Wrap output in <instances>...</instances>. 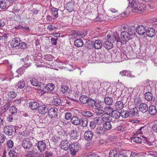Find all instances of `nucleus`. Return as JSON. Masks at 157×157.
<instances>
[{"label": "nucleus", "instance_id": "nucleus-40", "mask_svg": "<svg viewBox=\"0 0 157 157\" xmlns=\"http://www.w3.org/2000/svg\"><path fill=\"white\" fill-rule=\"evenodd\" d=\"M88 100H89L88 98L85 95L81 96L80 98V101L81 103L83 104L87 103Z\"/></svg>", "mask_w": 157, "mask_h": 157}, {"label": "nucleus", "instance_id": "nucleus-9", "mask_svg": "<svg viewBox=\"0 0 157 157\" xmlns=\"http://www.w3.org/2000/svg\"><path fill=\"white\" fill-rule=\"evenodd\" d=\"M70 139L71 140H76L78 139L79 136V132L75 130H71L69 132Z\"/></svg>", "mask_w": 157, "mask_h": 157}, {"label": "nucleus", "instance_id": "nucleus-57", "mask_svg": "<svg viewBox=\"0 0 157 157\" xmlns=\"http://www.w3.org/2000/svg\"><path fill=\"white\" fill-rule=\"evenodd\" d=\"M18 47L21 49H25L27 48V44L25 42H21L19 43Z\"/></svg>", "mask_w": 157, "mask_h": 157}, {"label": "nucleus", "instance_id": "nucleus-56", "mask_svg": "<svg viewBox=\"0 0 157 157\" xmlns=\"http://www.w3.org/2000/svg\"><path fill=\"white\" fill-rule=\"evenodd\" d=\"M78 34L81 37H83L87 34V32L86 31H82L78 33Z\"/></svg>", "mask_w": 157, "mask_h": 157}, {"label": "nucleus", "instance_id": "nucleus-38", "mask_svg": "<svg viewBox=\"0 0 157 157\" xmlns=\"http://www.w3.org/2000/svg\"><path fill=\"white\" fill-rule=\"evenodd\" d=\"M135 27L133 26H129L128 28V29L127 32L130 34V35L132 36L135 34V30H136Z\"/></svg>", "mask_w": 157, "mask_h": 157}, {"label": "nucleus", "instance_id": "nucleus-53", "mask_svg": "<svg viewBox=\"0 0 157 157\" xmlns=\"http://www.w3.org/2000/svg\"><path fill=\"white\" fill-rule=\"evenodd\" d=\"M96 109H101L103 107V102H97L95 103V105Z\"/></svg>", "mask_w": 157, "mask_h": 157}, {"label": "nucleus", "instance_id": "nucleus-7", "mask_svg": "<svg viewBox=\"0 0 157 157\" xmlns=\"http://www.w3.org/2000/svg\"><path fill=\"white\" fill-rule=\"evenodd\" d=\"M32 144L29 139H25L22 142V146L25 149L29 150L32 147Z\"/></svg>", "mask_w": 157, "mask_h": 157}, {"label": "nucleus", "instance_id": "nucleus-28", "mask_svg": "<svg viewBox=\"0 0 157 157\" xmlns=\"http://www.w3.org/2000/svg\"><path fill=\"white\" fill-rule=\"evenodd\" d=\"M121 117L124 118H126L129 117V112L128 111L122 110L120 112Z\"/></svg>", "mask_w": 157, "mask_h": 157}, {"label": "nucleus", "instance_id": "nucleus-15", "mask_svg": "<svg viewBox=\"0 0 157 157\" xmlns=\"http://www.w3.org/2000/svg\"><path fill=\"white\" fill-rule=\"evenodd\" d=\"M128 111L129 112L130 117L132 116H137L138 114V110L135 107L132 109H129Z\"/></svg>", "mask_w": 157, "mask_h": 157}, {"label": "nucleus", "instance_id": "nucleus-26", "mask_svg": "<svg viewBox=\"0 0 157 157\" xmlns=\"http://www.w3.org/2000/svg\"><path fill=\"white\" fill-rule=\"evenodd\" d=\"M8 99L9 101L11 100L12 99L15 98L17 95V94L16 92L13 91H10L8 93Z\"/></svg>", "mask_w": 157, "mask_h": 157}, {"label": "nucleus", "instance_id": "nucleus-47", "mask_svg": "<svg viewBox=\"0 0 157 157\" xmlns=\"http://www.w3.org/2000/svg\"><path fill=\"white\" fill-rule=\"evenodd\" d=\"M117 152L116 150H111L109 154V157H117Z\"/></svg>", "mask_w": 157, "mask_h": 157}, {"label": "nucleus", "instance_id": "nucleus-6", "mask_svg": "<svg viewBox=\"0 0 157 157\" xmlns=\"http://www.w3.org/2000/svg\"><path fill=\"white\" fill-rule=\"evenodd\" d=\"M36 146L40 152L44 151L46 147V145L43 141L41 140L38 142Z\"/></svg>", "mask_w": 157, "mask_h": 157}, {"label": "nucleus", "instance_id": "nucleus-60", "mask_svg": "<svg viewBox=\"0 0 157 157\" xmlns=\"http://www.w3.org/2000/svg\"><path fill=\"white\" fill-rule=\"evenodd\" d=\"M10 110L11 111V114H14L17 113V109L14 106H12L11 107Z\"/></svg>", "mask_w": 157, "mask_h": 157}, {"label": "nucleus", "instance_id": "nucleus-63", "mask_svg": "<svg viewBox=\"0 0 157 157\" xmlns=\"http://www.w3.org/2000/svg\"><path fill=\"white\" fill-rule=\"evenodd\" d=\"M129 6L131 7L132 8L134 6L135 4L137 3V2H136L135 0H129Z\"/></svg>", "mask_w": 157, "mask_h": 157}, {"label": "nucleus", "instance_id": "nucleus-23", "mask_svg": "<svg viewBox=\"0 0 157 157\" xmlns=\"http://www.w3.org/2000/svg\"><path fill=\"white\" fill-rule=\"evenodd\" d=\"M40 105L36 101L30 102L29 103V106L32 109H38Z\"/></svg>", "mask_w": 157, "mask_h": 157}, {"label": "nucleus", "instance_id": "nucleus-14", "mask_svg": "<svg viewBox=\"0 0 157 157\" xmlns=\"http://www.w3.org/2000/svg\"><path fill=\"white\" fill-rule=\"evenodd\" d=\"M146 35L149 37H152L155 35V29L151 27L148 28L146 31Z\"/></svg>", "mask_w": 157, "mask_h": 157}, {"label": "nucleus", "instance_id": "nucleus-27", "mask_svg": "<svg viewBox=\"0 0 157 157\" xmlns=\"http://www.w3.org/2000/svg\"><path fill=\"white\" fill-rule=\"evenodd\" d=\"M150 114L151 115H155L157 113V110L155 106L151 105L149 107L148 109Z\"/></svg>", "mask_w": 157, "mask_h": 157}, {"label": "nucleus", "instance_id": "nucleus-8", "mask_svg": "<svg viewBox=\"0 0 157 157\" xmlns=\"http://www.w3.org/2000/svg\"><path fill=\"white\" fill-rule=\"evenodd\" d=\"M3 131L4 133L8 136L12 135L13 132V130L12 126H6L4 128Z\"/></svg>", "mask_w": 157, "mask_h": 157}, {"label": "nucleus", "instance_id": "nucleus-44", "mask_svg": "<svg viewBox=\"0 0 157 157\" xmlns=\"http://www.w3.org/2000/svg\"><path fill=\"white\" fill-rule=\"evenodd\" d=\"M122 73H123V74L122 75V76H126L129 77H132L133 75L132 76L131 72L129 71H120L119 73V74H121Z\"/></svg>", "mask_w": 157, "mask_h": 157}, {"label": "nucleus", "instance_id": "nucleus-59", "mask_svg": "<svg viewBox=\"0 0 157 157\" xmlns=\"http://www.w3.org/2000/svg\"><path fill=\"white\" fill-rule=\"evenodd\" d=\"M6 144L8 147L9 148H11L13 146V143L11 140H10L7 142Z\"/></svg>", "mask_w": 157, "mask_h": 157}, {"label": "nucleus", "instance_id": "nucleus-18", "mask_svg": "<svg viewBox=\"0 0 157 157\" xmlns=\"http://www.w3.org/2000/svg\"><path fill=\"white\" fill-rule=\"evenodd\" d=\"M139 109L140 111L143 113H145L148 110V108L146 104L141 103L139 105Z\"/></svg>", "mask_w": 157, "mask_h": 157}, {"label": "nucleus", "instance_id": "nucleus-43", "mask_svg": "<svg viewBox=\"0 0 157 157\" xmlns=\"http://www.w3.org/2000/svg\"><path fill=\"white\" fill-rule=\"evenodd\" d=\"M60 91L62 92L63 93H64L65 92H69L70 90L69 87L65 85H62L60 88Z\"/></svg>", "mask_w": 157, "mask_h": 157}, {"label": "nucleus", "instance_id": "nucleus-41", "mask_svg": "<svg viewBox=\"0 0 157 157\" xmlns=\"http://www.w3.org/2000/svg\"><path fill=\"white\" fill-rule=\"evenodd\" d=\"M52 101L53 104L56 106L59 105L61 102V99L57 98H53Z\"/></svg>", "mask_w": 157, "mask_h": 157}, {"label": "nucleus", "instance_id": "nucleus-61", "mask_svg": "<svg viewBox=\"0 0 157 157\" xmlns=\"http://www.w3.org/2000/svg\"><path fill=\"white\" fill-rule=\"evenodd\" d=\"M45 157H54L52 152L51 151H46L45 153Z\"/></svg>", "mask_w": 157, "mask_h": 157}, {"label": "nucleus", "instance_id": "nucleus-45", "mask_svg": "<svg viewBox=\"0 0 157 157\" xmlns=\"http://www.w3.org/2000/svg\"><path fill=\"white\" fill-rule=\"evenodd\" d=\"M105 130L101 127H98L95 130V133L99 134H103Z\"/></svg>", "mask_w": 157, "mask_h": 157}, {"label": "nucleus", "instance_id": "nucleus-30", "mask_svg": "<svg viewBox=\"0 0 157 157\" xmlns=\"http://www.w3.org/2000/svg\"><path fill=\"white\" fill-rule=\"evenodd\" d=\"M39 153L36 152L35 150L29 151L25 157H34L38 155Z\"/></svg>", "mask_w": 157, "mask_h": 157}, {"label": "nucleus", "instance_id": "nucleus-4", "mask_svg": "<svg viewBox=\"0 0 157 157\" xmlns=\"http://www.w3.org/2000/svg\"><path fill=\"white\" fill-rule=\"evenodd\" d=\"M58 109L55 108H52L48 111V114L51 118L56 117L57 116Z\"/></svg>", "mask_w": 157, "mask_h": 157}, {"label": "nucleus", "instance_id": "nucleus-36", "mask_svg": "<svg viewBox=\"0 0 157 157\" xmlns=\"http://www.w3.org/2000/svg\"><path fill=\"white\" fill-rule=\"evenodd\" d=\"M145 99L147 101H150L153 98V95L149 92H146L144 95Z\"/></svg>", "mask_w": 157, "mask_h": 157}, {"label": "nucleus", "instance_id": "nucleus-34", "mask_svg": "<svg viewBox=\"0 0 157 157\" xmlns=\"http://www.w3.org/2000/svg\"><path fill=\"white\" fill-rule=\"evenodd\" d=\"M75 46L77 47H80L83 45V42L82 40L78 39L75 40L74 42Z\"/></svg>", "mask_w": 157, "mask_h": 157}, {"label": "nucleus", "instance_id": "nucleus-55", "mask_svg": "<svg viewBox=\"0 0 157 157\" xmlns=\"http://www.w3.org/2000/svg\"><path fill=\"white\" fill-rule=\"evenodd\" d=\"M10 105L9 103L6 104L4 106L2 107V110L3 113L6 112L9 109Z\"/></svg>", "mask_w": 157, "mask_h": 157}, {"label": "nucleus", "instance_id": "nucleus-21", "mask_svg": "<svg viewBox=\"0 0 157 157\" xmlns=\"http://www.w3.org/2000/svg\"><path fill=\"white\" fill-rule=\"evenodd\" d=\"M8 2H7L6 0H1L0 1V7L2 9L8 8L10 6Z\"/></svg>", "mask_w": 157, "mask_h": 157}, {"label": "nucleus", "instance_id": "nucleus-2", "mask_svg": "<svg viewBox=\"0 0 157 157\" xmlns=\"http://www.w3.org/2000/svg\"><path fill=\"white\" fill-rule=\"evenodd\" d=\"M79 148V144L78 143H73L71 144L69 148L70 151L71 155L73 156L75 155Z\"/></svg>", "mask_w": 157, "mask_h": 157}, {"label": "nucleus", "instance_id": "nucleus-22", "mask_svg": "<svg viewBox=\"0 0 157 157\" xmlns=\"http://www.w3.org/2000/svg\"><path fill=\"white\" fill-rule=\"evenodd\" d=\"M102 121L105 123L110 121L112 119L110 115L106 114H104L101 116Z\"/></svg>", "mask_w": 157, "mask_h": 157}, {"label": "nucleus", "instance_id": "nucleus-62", "mask_svg": "<svg viewBox=\"0 0 157 157\" xmlns=\"http://www.w3.org/2000/svg\"><path fill=\"white\" fill-rule=\"evenodd\" d=\"M47 29L50 31H53L55 29H57V27H55L52 25H48L47 26Z\"/></svg>", "mask_w": 157, "mask_h": 157}, {"label": "nucleus", "instance_id": "nucleus-49", "mask_svg": "<svg viewBox=\"0 0 157 157\" xmlns=\"http://www.w3.org/2000/svg\"><path fill=\"white\" fill-rule=\"evenodd\" d=\"M59 10L58 9L53 8L52 10V13L53 15L55 17V18H56L58 17V11Z\"/></svg>", "mask_w": 157, "mask_h": 157}, {"label": "nucleus", "instance_id": "nucleus-48", "mask_svg": "<svg viewBox=\"0 0 157 157\" xmlns=\"http://www.w3.org/2000/svg\"><path fill=\"white\" fill-rule=\"evenodd\" d=\"M25 86V82L23 81H19L15 86L19 88H23Z\"/></svg>", "mask_w": 157, "mask_h": 157}, {"label": "nucleus", "instance_id": "nucleus-58", "mask_svg": "<svg viewBox=\"0 0 157 157\" xmlns=\"http://www.w3.org/2000/svg\"><path fill=\"white\" fill-rule=\"evenodd\" d=\"M25 67H28L26 66V65L25 64V66H24L23 67H21L19 68L18 70H17V72L20 74H21L23 73V72L24 71V68Z\"/></svg>", "mask_w": 157, "mask_h": 157}, {"label": "nucleus", "instance_id": "nucleus-51", "mask_svg": "<svg viewBox=\"0 0 157 157\" xmlns=\"http://www.w3.org/2000/svg\"><path fill=\"white\" fill-rule=\"evenodd\" d=\"M88 101H87V103H88L89 106H90L91 107L94 106L95 104V103L96 102L92 98H89V100H88Z\"/></svg>", "mask_w": 157, "mask_h": 157}, {"label": "nucleus", "instance_id": "nucleus-39", "mask_svg": "<svg viewBox=\"0 0 157 157\" xmlns=\"http://www.w3.org/2000/svg\"><path fill=\"white\" fill-rule=\"evenodd\" d=\"M104 102L107 105H112L113 102V99L110 97H105L104 99Z\"/></svg>", "mask_w": 157, "mask_h": 157}, {"label": "nucleus", "instance_id": "nucleus-12", "mask_svg": "<svg viewBox=\"0 0 157 157\" xmlns=\"http://www.w3.org/2000/svg\"><path fill=\"white\" fill-rule=\"evenodd\" d=\"M136 32L140 35H144L146 32L145 27L142 25H138L136 29Z\"/></svg>", "mask_w": 157, "mask_h": 157}, {"label": "nucleus", "instance_id": "nucleus-3", "mask_svg": "<svg viewBox=\"0 0 157 157\" xmlns=\"http://www.w3.org/2000/svg\"><path fill=\"white\" fill-rule=\"evenodd\" d=\"M121 39L124 42L123 43L124 44L128 41L131 38L132 36L129 34L127 31H123L121 33Z\"/></svg>", "mask_w": 157, "mask_h": 157}, {"label": "nucleus", "instance_id": "nucleus-24", "mask_svg": "<svg viewBox=\"0 0 157 157\" xmlns=\"http://www.w3.org/2000/svg\"><path fill=\"white\" fill-rule=\"evenodd\" d=\"M103 46L108 50L110 49L113 46L112 43L109 40L104 41L103 43Z\"/></svg>", "mask_w": 157, "mask_h": 157}, {"label": "nucleus", "instance_id": "nucleus-37", "mask_svg": "<svg viewBox=\"0 0 157 157\" xmlns=\"http://www.w3.org/2000/svg\"><path fill=\"white\" fill-rule=\"evenodd\" d=\"M55 88V86L52 83H48L46 85L45 89H46L48 92L53 91Z\"/></svg>", "mask_w": 157, "mask_h": 157}, {"label": "nucleus", "instance_id": "nucleus-64", "mask_svg": "<svg viewBox=\"0 0 157 157\" xmlns=\"http://www.w3.org/2000/svg\"><path fill=\"white\" fill-rule=\"evenodd\" d=\"M6 136L4 134H0V144H2L4 142Z\"/></svg>", "mask_w": 157, "mask_h": 157}, {"label": "nucleus", "instance_id": "nucleus-10", "mask_svg": "<svg viewBox=\"0 0 157 157\" xmlns=\"http://www.w3.org/2000/svg\"><path fill=\"white\" fill-rule=\"evenodd\" d=\"M107 39L109 41H111L110 42H111V43L113 42L115 40L118 42L120 40L119 36L117 33H114L113 35H108Z\"/></svg>", "mask_w": 157, "mask_h": 157}, {"label": "nucleus", "instance_id": "nucleus-20", "mask_svg": "<svg viewBox=\"0 0 157 157\" xmlns=\"http://www.w3.org/2000/svg\"><path fill=\"white\" fill-rule=\"evenodd\" d=\"M93 135V132L91 131H87L85 132L84 137L86 140H90L92 139Z\"/></svg>", "mask_w": 157, "mask_h": 157}, {"label": "nucleus", "instance_id": "nucleus-52", "mask_svg": "<svg viewBox=\"0 0 157 157\" xmlns=\"http://www.w3.org/2000/svg\"><path fill=\"white\" fill-rule=\"evenodd\" d=\"M95 121H90V126L91 128L93 129L96 127V124L98 122V121L97 119H96Z\"/></svg>", "mask_w": 157, "mask_h": 157}, {"label": "nucleus", "instance_id": "nucleus-54", "mask_svg": "<svg viewBox=\"0 0 157 157\" xmlns=\"http://www.w3.org/2000/svg\"><path fill=\"white\" fill-rule=\"evenodd\" d=\"M133 141L138 143H140L142 142V139L139 137H135L132 139Z\"/></svg>", "mask_w": 157, "mask_h": 157}, {"label": "nucleus", "instance_id": "nucleus-5", "mask_svg": "<svg viewBox=\"0 0 157 157\" xmlns=\"http://www.w3.org/2000/svg\"><path fill=\"white\" fill-rule=\"evenodd\" d=\"M70 144L69 141L66 140H63L61 141L60 145L61 148L64 150L67 151L70 148Z\"/></svg>", "mask_w": 157, "mask_h": 157}, {"label": "nucleus", "instance_id": "nucleus-1", "mask_svg": "<svg viewBox=\"0 0 157 157\" xmlns=\"http://www.w3.org/2000/svg\"><path fill=\"white\" fill-rule=\"evenodd\" d=\"M146 8V5L140 4L139 2H137L134 6L132 8V11L134 12L137 13L139 12H143Z\"/></svg>", "mask_w": 157, "mask_h": 157}, {"label": "nucleus", "instance_id": "nucleus-31", "mask_svg": "<svg viewBox=\"0 0 157 157\" xmlns=\"http://www.w3.org/2000/svg\"><path fill=\"white\" fill-rule=\"evenodd\" d=\"M104 109V111L106 112L105 114L109 115H110V114L111 115L112 113L114 111L113 109L109 106L105 107Z\"/></svg>", "mask_w": 157, "mask_h": 157}, {"label": "nucleus", "instance_id": "nucleus-35", "mask_svg": "<svg viewBox=\"0 0 157 157\" xmlns=\"http://www.w3.org/2000/svg\"><path fill=\"white\" fill-rule=\"evenodd\" d=\"M82 114L83 116L87 118L91 117L93 115V113L88 111H84L82 112Z\"/></svg>", "mask_w": 157, "mask_h": 157}, {"label": "nucleus", "instance_id": "nucleus-13", "mask_svg": "<svg viewBox=\"0 0 157 157\" xmlns=\"http://www.w3.org/2000/svg\"><path fill=\"white\" fill-rule=\"evenodd\" d=\"M48 110L47 106L45 105H40L38 111L39 113L42 114L46 113Z\"/></svg>", "mask_w": 157, "mask_h": 157}, {"label": "nucleus", "instance_id": "nucleus-19", "mask_svg": "<svg viewBox=\"0 0 157 157\" xmlns=\"http://www.w3.org/2000/svg\"><path fill=\"white\" fill-rule=\"evenodd\" d=\"M124 104L121 101H117L115 105L116 109L117 110H121L124 107Z\"/></svg>", "mask_w": 157, "mask_h": 157}, {"label": "nucleus", "instance_id": "nucleus-32", "mask_svg": "<svg viewBox=\"0 0 157 157\" xmlns=\"http://www.w3.org/2000/svg\"><path fill=\"white\" fill-rule=\"evenodd\" d=\"M19 39L18 38H16L12 40L11 41V45L13 47H16L18 46L19 44Z\"/></svg>", "mask_w": 157, "mask_h": 157}, {"label": "nucleus", "instance_id": "nucleus-46", "mask_svg": "<svg viewBox=\"0 0 157 157\" xmlns=\"http://www.w3.org/2000/svg\"><path fill=\"white\" fill-rule=\"evenodd\" d=\"M81 126L83 127H85L88 124V120L86 118H83L80 119Z\"/></svg>", "mask_w": 157, "mask_h": 157}, {"label": "nucleus", "instance_id": "nucleus-11", "mask_svg": "<svg viewBox=\"0 0 157 157\" xmlns=\"http://www.w3.org/2000/svg\"><path fill=\"white\" fill-rule=\"evenodd\" d=\"M19 152L17 148L14 147L12 150H10L8 153L10 157H17Z\"/></svg>", "mask_w": 157, "mask_h": 157}, {"label": "nucleus", "instance_id": "nucleus-50", "mask_svg": "<svg viewBox=\"0 0 157 157\" xmlns=\"http://www.w3.org/2000/svg\"><path fill=\"white\" fill-rule=\"evenodd\" d=\"M30 81L32 85L34 86H38V82L37 79L35 78H33L30 80Z\"/></svg>", "mask_w": 157, "mask_h": 157}, {"label": "nucleus", "instance_id": "nucleus-33", "mask_svg": "<svg viewBox=\"0 0 157 157\" xmlns=\"http://www.w3.org/2000/svg\"><path fill=\"white\" fill-rule=\"evenodd\" d=\"M74 4L73 2H68L67 6V10L69 12H71L72 11L74 10Z\"/></svg>", "mask_w": 157, "mask_h": 157}, {"label": "nucleus", "instance_id": "nucleus-17", "mask_svg": "<svg viewBox=\"0 0 157 157\" xmlns=\"http://www.w3.org/2000/svg\"><path fill=\"white\" fill-rule=\"evenodd\" d=\"M114 126L113 122L112 121L104 123L103 124V128L107 130H110L111 128L112 127H113Z\"/></svg>", "mask_w": 157, "mask_h": 157}, {"label": "nucleus", "instance_id": "nucleus-42", "mask_svg": "<svg viewBox=\"0 0 157 157\" xmlns=\"http://www.w3.org/2000/svg\"><path fill=\"white\" fill-rule=\"evenodd\" d=\"M101 86V83L100 81L98 79L95 80V82L93 83V86L96 90H97L100 88Z\"/></svg>", "mask_w": 157, "mask_h": 157}, {"label": "nucleus", "instance_id": "nucleus-25", "mask_svg": "<svg viewBox=\"0 0 157 157\" xmlns=\"http://www.w3.org/2000/svg\"><path fill=\"white\" fill-rule=\"evenodd\" d=\"M111 117H113L116 119H118L121 117L120 112H119L117 110H114L113 112L112 113Z\"/></svg>", "mask_w": 157, "mask_h": 157}, {"label": "nucleus", "instance_id": "nucleus-16", "mask_svg": "<svg viewBox=\"0 0 157 157\" xmlns=\"http://www.w3.org/2000/svg\"><path fill=\"white\" fill-rule=\"evenodd\" d=\"M71 123L77 126L80 124V119L78 117L74 116L71 120Z\"/></svg>", "mask_w": 157, "mask_h": 157}, {"label": "nucleus", "instance_id": "nucleus-29", "mask_svg": "<svg viewBox=\"0 0 157 157\" xmlns=\"http://www.w3.org/2000/svg\"><path fill=\"white\" fill-rule=\"evenodd\" d=\"M94 44V48L97 49H100L102 46L101 42L99 40H96Z\"/></svg>", "mask_w": 157, "mask_h": 157}]
</instances>
